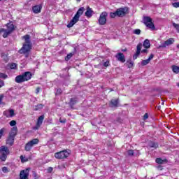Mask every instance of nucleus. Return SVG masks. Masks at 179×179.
I'll return each instance as SVG.
<instances>
[{"instance_id":"nucleus-1","label":"nucleus","mask_w":179,"mask_h":179,"mask_svg":"<svg viewBox=\"0 0 179 179\" xmlns=\"http://www.w3.org/2000/svg\"><path fill=\"white\" fill-rule=\"evenodd\" d=\"M83 12H85V8L81 7L78 9L73 19L70 21V22L67 24V27L71 29V27H73L74 24H76L78 22H79V17L83 15Z\"/></svg>"},{"instance_id":"nucleus-2","label":"nucleus","mask_w":179,"mask_h":179,"mask_svg":"<svg viewBox=\"0 0 179 179\" xmlns=\"http://www.w3.org/2000/svg\"><path fill=\"white\" fill-rule=\"evenodd\" d=\"M9 148L5 145L0 147V159L1 162L6 161V159H8V155H9Z\"/></svg>"},{"instance_id":"nucleus-3","label":"nucleus","mask_w":179,"mask_h":179,"mask_svg":"<svg viewBox=\"0 0 179 179\" xmlns=\"http://www.w3.org/2000/svg\"><path fill=\"white\" fill-rule=\"evenodd\" d=\"M143 23L146 27H148V29H150V30H155L156 29L155 24H153V20H152L150 17H143Z\"/></svg>"},{"instance_id":"nucleus-4","label":"nucleus","mask_w":179,"mask_h":179,"mask_svg":"<svg viewBox=\"0 0 179 179\" xmlns=\"http://www.w3.org/2000/svg\"><path fill=\"white\" fill-rule=\"evenodd\" d=\"M38 142H40L38 138H34V139L31 140L29 142H28L25 145L26 152H30L31 150V148H33V146H34L35 145H38Z\"/></svg>"},{"instance_id":"nucleus-5","label":"nucleus","mask_w":179,"mask_h":179,"mask_svg":"<svg viewBox=\"0 0 179 179\" xmlns=\"http://www.w3.org/2000/svg\"><path fill=\"white\" fill-rule=\"evenodd\" d=\"M68 156H69V152H68L66 150L55 153V157L56 159H59V160H61L62 159H66Z\"/></svg>"},{"instance_id":"nucleus-6","label":"nucleus","mask_w":179,"mask_h":179,"mask_svg":"<svg viewBox=\"0 0 179 179\" xmlns=\"http://www.w3.org/2000/svg\"><path fill=\"white\" fill-rule=\"evenodd\" d=\"M107 16H108L107 12H102L101 13L100 17L98 20V22L101 26H104V24L107 23Z\"/></svg>"},{"instance_id":"nucleus-7","label":"nucleus","mask_w":179,"mask_h":179,"mask_svg":"<svg viewBox=\"0 0 179 179\" xmlns=\"http://www.w3.org/2000/svg\"><path fill=\"white\" fill-rule=\"evenodd\" d=\"M128 13V8H120L116 10V14L119 17H124Z\"/></svg>"},{"instance_id":"nucleus-8","label":"nucleus","mask_w":179,"mask_h":179,"mask_svg":"<svg viewBox=\"0 0 179 179\" xmlns=\"http://www.w3.org/2000/svg\"><path fill=\"white\" fill-rule=\"evenodd\" d=\"M31 50V45L24 43L22 48L19 50L20 54H27Z\"/></svg>"},{"instance_id":"nucleus-9","label":"nucleus","mask_w":179,"mask_h":179,"mask_svg":"<svg viewBox=\"0 0 179 179\" xmlns=\"http://www.w3.org/2000/svg\"><path fill=\"white\" fill-rule=\"evenodd\" d=\"M174 43V38H170L167 39L164 43H161L159 45V48H166V47H168V45H171V44Z\"/></svg>"},{"instance_id":"nucleus-10","label":"nucleus","mask_w":179,"mask_h":179,"mask_svg":"<svg viewBox=\"0 0 179 179\" xmlns=\"http://www.w3.org/2000/svg\"><path fill=\"white\" fill-rule=\"evenodd\" d=\"M20 179H29V170H22L20 173Z\"/></svg>"},{"instance_id":"nucleus-11","label":"nucleus","mask_w":179,"mask_h":179,"mask_svg":"<svg viewBox=\"0 0 179 179\" xmlns=\"http://www.w3.org/2000/svg\"><path fill=\"white\" fill-rule=\"evenodd\" d=\"M43 121H44V115H42L38 118L36 125L35 127H34V129H38V128L41 127Z\"/></svg>"},{"instance_id":"nucleus-12","label":"nucleus","mask_w":179,"mask_h":179,"mask_svg":"<svg viewBox=\"0 0 179 179\" xmlns=\"http://www.w3.org/2000/svg\"><path fill=\"white\" fill-rule=\"evenodd\" d=\"M3 115H5V117H6L7 118L15 117V110H13V109L5 110L3 112Z\"/></svg>"},{"instance_id":"nucleus-13","label":"nucleus","mask_w":179,"mask_h":179,"mask_svg":"<svg viewBox=\"0 0 179 179\" xmlns=\"http://www.w3.org/2000/svg\"><path fill=\"white\" fill-rule=\"evenodd\" d=\"M142 50V43H138L137 45V50L134 55L133 56L134 59H136L138 57L141 55V50Z\"/></svg>"},{"instance_id":"nucleus-14","label":"nucleus","mask_w":179,"mask_h":179,"mask_svg":"<svg viewBox=\"0 0 179 179\" xmlns=\"http://www.w3.org/2000/svg\"><path fill=\"white\" fill-rule=\"evenodd\" d=\"M22 75V76L24 78V80L25 82L30 80L31 79V76H33V75L31 74V73L30 71H26V72L23 73Z\"/></svg>"},{"instance_id":"nucleus-15","label":"nucleus","mask_w":179,"mask_h":179,"mask_svg":"<svg viewBox=\"0 0 179 179\" xmlns=\"http://www.w3.org/2000/svg\"><path fill=\"white\" fill-rule=\"evenodd\" d=\"M115 58H117V61H120V62H125V55H124V53L118 52L115 55Z\"/></svg>"},{"instance_id":"nucleus-16","label":"nucleus","mask_w":179,"mask_h":179,"mask_svg":"<svg viewBox=\"0 0 179 179\" xmlns=\"http://www.w3.org/2000/svg\"><path fill=\"white\" fill-rule=\"evenodd\" d=\"M154 57H155V55L151 54L147 59L143 60L141 62V65H143V66H145V65H148V64H149L150 62V61H152V59H153Z\"/></svg>"},{"instance_id":"nucleus-17","label":"nucleus","mask_w":179,"mask_h":179,"mask_svg":"<svg viewBox=\"0 0 179 179\" xmlns=\"http://www.w3.org/2000/svg\"><path fill=\"white\" fill-rule=\"evenodd\" d=\"M110 107H118L120 104V99H111L110 101Z\"/></svg>"},{"instance_id":"nucleus-18","label":"nucleus","mask_w":179,"mask_h":179,"mask_svg":"<svg viewBox=\"0 0 179 179\" xmlns=\"http://www.w3.org/2000/svg\"><path fill=\"white\" fill-rule=\"evenodd\" d=\"M15 82H16V83H23V82H25L22 74L16 76L15 78Z\"/></svg>"},{"instance_id":"nucleus-19","label":"nucleus","mask_w":179,"mask_h":179,"mask_svg":"<svg viewBox=\"0 0 179 179\" xmlns=\"http://www.w3.org/2000/svg\"><path fill=\"white\" fill-rule=\"evenodd\" d=\"M22 40H24V44L31 45V41L30 40V35H24L22 36Z\"/></svg>"},{"instance_id":"nucleus-20","label":"nucleus","mask_w":179,"mask_h":179,"mask_svg":"<svg viewBox=\"0 0 179 179\" xmlns=\"http://www.w3.org/2000/svg\"><path fill=\"white\" fill-rule=\"evenodd\" d=\"M43 6L41 5L35 6L33 7V12L34 13H40L41 12Z\"/></svg>"},{"instance_id":"nucleus-21","label":"nucleus","mask_w":179,"mask_h":179,"mask_svg":"<svg viewBox=\"0 0 179 179\" xmlns=\"http://www.w3.org/2000/svg\"><path fill=\"white\" fill-rule=\"evenodd\" d=\"M7 26V31H9L10 34L15 30V25L12 24V22L8 23Z\"/></svg>"},{"instance_id":"nucleus-22","label":"nucleus","mask_w":179,"mask_h":179,"mask_svg":"<svg viewBox=\"0 0 179 179\" xmlns=\"http://www.w3.org/2000/svg\"><path fill=\"white\" fill-rule=\"evenodd\" d=\"M0 33H3V38H6V37H8V36L9 34H10L9 31H8L7 29H5L3 28L0 29Z\"/></svg>"},{"instance_id":"nucleus-23","label":"nucleus","mask_w":179,"mask_h":179,"mask_svg":"<svg viewBox=\"0 0 179 179\" xmlns=\"http://www.w3.org/2000/svg\"><path fill=\"white\" fill-rule=\"evenodd\" d=\"M85 16H87V17H92V16H93V10H92V8H90V7L87 8Z\"/></svg>"},{"instance_id":"nucleus-24","label":"nucleus","mask_w":179,"mask_h":179,"mask_svg":"<svg viewBox=\"0 0 179 179\" xmlns=\"http://www.w3.org/2000/svg\"><path fill=\"white\" fill-rule=\"evenodd\" d=\"M75 54H76V48H74V51L73 52L67 55V56L65 57V61H69Z\"/></svg>"},{"instance_id":"nucleus-25","label":"nucleus","mask_w":179,"mask_h":179,"mask_svg":"<svg viewBox=\"0 0 179 179\" xmlns=\"http://www.w3.org/2000/svg\"><path fill=\"white\" fill-rule=\"evenodd\" d=\"M15 142V137L12 136H9L8 138L7 139V145H9L10 146H12Z\"/></svg>"},{"instance_id":"nucleus-26","label":"nucleus","mask_w":179,"mask_h":179,"mask_svg":"<svg viewBox=\"0 0 179 179\" xmlns=\"http://www.w3.org/2000/svg\"><path fill=\"white\" fill-rule=\"evenodd\" d=\"M15 135H17V127H13L9 136L15 138Z\"/></svg>"},{"instance_id":"nucleus-27","label":"nucleus","mask_w":179,"mask_h":179,"mask_svg":"<svg viewBox=\"0 0 179 179\" xmlns=\"http://www.w3.org/2000/svg\"><path fill=\"white\" fill-rule=\"evenodd\" d=\"M144 48H150V41L149 39H145L143 44Z\"/></svg>"},{"instance_id":"nucleus-28","label":"nucleus","mask_w":179,"mask_h":179,"mask_svg":"<svg viewBox=\"0 0 179 179\" xmlns=\"http://www.w3.org/2000/svg\"><path fill=\"white\" fill-rule=\"evenodd\" d=\"M8 68H10V69H17V64L10 63L8 64Z\"/></svg>"},{"instance_id":"nucleus-29","label":"nucleus","mask_w":179,"mask_h":179,"mask_svg":"<svg viewBox=\"0 0 179 179\" xmlns=\"http://www.w3.org/2000/svg\"><path fill=\"white\" fill-rule=\"evenodd\" d=\"M156 163L158 164H163L165 162H166V159H162V158H157L155 159Z\"/></svg>"},{"instance_id":"nucleus-30","label":"nucleus","mask_w":179,"mask_h":179,"mask_svg":"<svg viewBox=\"0 0 179 179\" xmlns=\"http://www.w3.org/2000/svg\"><path fill=\"white\" fill-rule=\"evenodd\" d=\"M44 107V105L39 103L36 106H35L34 110L35 111H38V110H41Z\"/></svg>"},{"instance_id":"nucleus-31","label":"nucleus","mask_w":179,"mask_h":179,"mask_svg":"<svg viewBox=\"0 0 179 179\" xmlns=\"http://www.w3.org/2000/svg\"><path fill=\"white\" fill-rule=\"evenodd\" d=\"M172 70L174 73H179V66H172Z\"/></svg>"},{"instance_id":"nucleus-32","label":"nucleus","mask_w":179,"mask_h":179,"mask_svg":"<svg viewBox=\"0 0 179 179\" xmlns=\"http://www.w3.org/2000/svg\"><path fill=\"white\" fill-rule=\"evenodd\" d=\"M1 58L3 60L5 61V62H8V61H9V59L8 58V55H6L5 53L1 54Z\"/></svg>"},{"instance_id":"nucleus-33","label":"nucleus","mask_w":179,"mask_h":179,"mask_svg":"<svg viewBox=\"0 0 179 179\" xmlns=\"http://www.w3.org/2000/svg\"><path fill=\"white\" fill-rule=\"evenodd\" d=\"M69 104H70V106H71V107H72L73 106H75V104H76V99L71 98V99H70Z\"/></svg>"},{"instance_id":"nucleus-34","label":"nucleus","mask_w":179,"mask_h":179,"mask_svg":"<svg viewBox=\"0 0 179 179\" xmlns=\"http://www.w3.org/2000/svg\"><path fill=\"white\" fill-rule=\"evenodd\" d=\"M60 94H62V90L59 88L56 91L55 96H60Z\"/></svg>"},{"instance_id":"nucleus-35","label":"nucleus","mask_w":179,"mask_h":179,"mask_svg":"<svg viewBox=\"0 0 179 179\" xmlns=\"http://www.w3.org/2000/svg\"><path fill=\"white\" fill-rule=\"evenodd\" d=\"M128 156H134L135 152L133 150H129L127 151Z\"/></svg>"},{"instance_id":"nucleus-36","label":"nucleus","mask_w":179,"mask_h":179,"mask_svg":"<svg viewBox=\"0 0 179 179\" xmlns=\"http://www.w3.org/2000/svg\"><path fill=\"white\" fill-rule=\"evenodd\" d=\"M6 131V129L3 127L2 129H0V139L2 138V136L3 135V133Z\"/></svg>"},{"instance_id":"nucleus-37","label":"nucleus","mask_w":179,"mask_h":179,"mask_svg":"<svg viewBox=\"0 0 179 179\" xmlns=\"http://www.w3.org/2000/svg\"><path fill=\"white\" fill-rule=\"evenodd\" d=\"M127 66H128V68H132V66H134V62H127L126 63Z\"/></svg>"},{"instance_id":"nucleus-38","label":"nucleus","mask_w":179,"mask_h":179,"mask_svg":"<svg viewBox=\"0 0 179 179\" xmlns=\"http://www.w3.org/2000/svg\"><path fill=\"white\" fill-rule=\"evenodd\" d=\"M110 16L112 19H114V17H115V16H117V12L115 11V13H110Z\"/></svg>"},{"instance_id":"nucleus-39","label":"nucleus","mask_w":179,"mask_h":179,"mask_svg":"<svg viewBox=\"0 0 179 179\" xmlns=\"http://www.w3.org/2000/svg\"><path fill=\"white\" fill-rule=\"evenodd\" d=\"M173 27H175V29H176V30L179 32V24H176V23H173Z\"/></svg>"},{"instance_id":"nucleus-40","label":"nucleus","mask_w":179,"mask_h":179,"mask_svg":"<svg viewBox=\"0 0 179 179\" xmlns=\"http://www.w3.org/2000/svg\"><path fill=\"white\" fill-rule=\"evenodd\" d=\"M0 78H2L3 79H6V78H8V75L5 73H0Z\"/></svg>"},{"instance_id":"nucleus-41","label":"nucleus","mask_w":179,"mask_h":179,"mask_svg":"<svg viewBox=\"0 0 179 179\" xmlns=\"http://www.w3.org/2000/svg\"><path fill=\"white\" fill-rule=\"evenodd\" d=\"M134 34H138V35H139V34H141V29H135V30L134 31Z\"/></svg>"},{"instance_id":"nucleus-42","label":"nucleus","mask_w":179,"mask_h":179,"mask_svg":"<svg viewBox=\"0 0 179 179\" xmlns=\"http://www.w3.org/2000/svg\"><path fill=\"white\" fill-rule=\"evenodd\" d=\"M109 65H110V61L108 60H107L103 63V66H105V68H107V66H108Z\"/></svg>"},{"instance_id":"nucleus-43","label":"nucleus","mask_w":179,"mask_h":179,"mask_svg":"<svg viewBox=\"0 0 179 179\" xmlns=\"http://www.w3.org/2000/svg\"><path fill=\"white\" fill-rule=\"evenodd\" d=\"M20 159H21L22 163H24V162H27V159H24V158L23 157V155H21V156L20 157Z\"/></svg>"},{"instance_id":"nucleus-44","label":"nucleus","mask_w":179,"mask_h":179,"mask_svg":"<svg viewBox=\"0 0 179 179\" xmlns=\"http://www.w3.org/2000/svg\"><path fill=\"white\" fill-rule=\"evenodd\" d=\"M10 127H15V125H16V122L15 120H11L10 122Z\"/></svg>"},{"instance_id":"nucleus-45","label":"nucleus","mask_w":179,"mask_h":179,"mask_svg":"<svg viewBox=\"0 0 179 179\" xmlns=\"http://www.w3.org/2000/svg\"><path fill=\"white\" fill-rule=\"evenodd\" d=\"M172 5L173 8H179V2L173 3Z\"/></svg>"},{"instance_id":"nucleus-46","label":"nucleus","mask_w":179,"mask_h":179,"mask_svg":"<svg viewBox=\"0 0 179 179\" xmlns=\"http://www.w3.org/2000/svg\"><path fill=\"white\" fill-rule=\"evenodd\" d=\"M3 173H8L9 171H8V168L6 166H4L2 168Z\"/></svg>"},{"instance_id":"nucleus-47","label":"nucleus","mask_w":179,"mask_h":179,"mask_svg":"<svg viewBox=\"0 0 179 179\" xmlns=\"http://www.w3.org/2000/svg\"><path fill=\"white\" fill-rule=\"evenodd\" d=\"M149 118V115L148 114V113H145V115H144V116H143V120H144V121L145 120H148Z\"/></svg>"},{"instance_id":"nucleus-48","label":"nucleus","mask_w":179,"mask_h":179,"mask_svg":"<svg viewBox=\"0 0 179 179\" xmlns=\"http://www.w3.org/2000/svg\"><path fill=\"white\" fill-rule=\"evenodd\" d=\"M59 122H61L62 124H65L66 122V119H63L62 120L61 118L59 119Z\"/></svg>"},{"instance_id":"nucleus-49","label":"nucleus","mask_w":179,"mask_h":179,"mask_svg":"<svg viewBox=\"0 0 179 179\" xmlns=\"http://www.w3.org/2000/svg\"><path fill=\"white\" fill-rule=\"evenodd\" d=\"M41 90V88L40 87H38L36 90V94H38V93H40V90Z\"/></svg>"},{"instance_id":"nucleus-50","label":"nucleus","mask_w":179,"mask_h":179,"mask_svg":"<svg viewBox=\"0 0 179 179\" xmlns=\"http://www.w3.org/2000/svg\"><path fill=\"white\" fill-rule=\"evenodd\" d=\"M141 154L139 153V150L134 151V156H139Z\"/></svg>"},{"instance_id":"nucleus-51","label":"nucleus","mask_w":179,"mask_h":179,"mask_svg":"<svg viewBox=\"0 0 179 179\" xmlns=\"http://www.w3.org/2000/svg\"><path fill=\"white\" fill-rule=\"evenodd\" d=\"M5 83H3V80H0V88L2 87V86H4Z\"/></svg>"},{"instance_id":"nucleus-52","label":"nucleus","mask_w":179,"mask_h":179,"mask_svg":"<svg viewBox=\"0 0 179 179\" xmlns=\"http://www.w3.org/2000/svg\"><path fill=\"white\" fill-rule=\"evenodd\" d=\"M148 50L147 49H144L143 50H141V52L143 54V53H145V54H148Z\"/></svg>"},{"instance_id":"nucleus-53","label":"nucleus","mask_w":179,"mask_h":179,"mask_svg":"<svg viewBox=\"0 0 179 179\" xmlns=\"http://www.w3.org/2000/svg\"><path fill=\"white\" fill-rule=\"evenodd\" d=\"M151 148H157V144H156L155 143H152V145H151Z\"/></svg>"},{"instance_id":"nucleus-54","label":"nucleus","mask_w":179,"mask_h":179,"mask_svg":"<svg viewBox=\"0 0 179 179\" xmlns=\"http://www.w3.org/2000/svg\"><path fill=\"white\" fill-rule=\"evenodd\" d=\"M48 173H52V167H49L48 169Z\"/></svg>"},{"instance_id":"nucleus-55","label":"nucleus","mask_w":179,"mask_h":179,"mask_svg":"<svg viewBox=\"0 0 179 179\" xmlns=\"http://www.w3.org/2000/svg\"><path fill=\"white\" fill-rule=\"evenodd\" d=\"M2 99H3V95H0V104L2 103Z\"/></svg>"},{"instance_id":"nucleus-56","label":"nucleus","mask_w":179,"mask_h":179,"mask_svg":"<svg viewBox=\"0 0 179 179\" xmlns=\"http://www.w3.org/2000/svg\"><path fill=\"white\" fill-rule=\"evenodd\" d=\"M117 122H122V120L121 118H117Z\"/></svg>"},{"instance_id":"nucleus-57","label":"nucleus","mask_w":179,"mask_h":179,"mask_svg":"<svg viewBox=\"0 0 179 179\" xmlns=\"http://www.w3.org/2000/svg\"><path fill=\"white\" fill-rule=\"evenodd\" d=\"M162 106H164V101L162 102Z\"/></svg>"},{"instance_id":"nucleus-58","label":"nucleus","mask_w":179,"mask_h":179,"mask_svg":"<svg viewBox=\"0 0 179 179\" xmlns=\"http://www.w3.org/2000/svg\"><path fill=\"white\" fill-rule=\"evenodd\" d=\"M77 2H80L82 0H76Z\"/></svg>"},{"instance_id":"nucleus-59","label":"nucleus","mask_w":179,"mask_h":179,"mask_svg":"<svg viewBox=\"0 0 179 179\" xmlns=\"http://www.w3.org/2000/svg\"><path fill=\"white\" fill-rule=\"evenodd\" d=\"M176 47H177V48H179V44H178V45H177V46H176Z\"/></svg>"},{"instance_id":"nucleus-60","label":"nucleus","mask_w":179,"mask_h":179,"mask_svg":"<svg viewBox=\"0 0 179 179\" xmlns=\"http://www.w3.org/2000/svg\"><path fill=\"white\" fill-rule=\"evenodd\" d=\"M158 110H160V106H158Z\"/></svg>"},{"instance_id":"nucleus-61","label":"nucleus","mask_w":179,"mask_h":179,"mask_svg":"<svg viewBox=\"0 0 179 179\" xmlns=\"http://www.w3.org/2000/svg\"><path fill=\"white\" fill-rule=\"evenodd\" d=\"M34 177H36V173L34 174Z\"/></svg>"},{"instance_id":"nucleus-62","label":"nucleus","mask_w":179,"mask_h":179,"mask_svg":"<svg viewBox=\"0 0 179 179\" xmlns=\"http://www.w3.org/2000/svg\"><path fill=\"white\" fill-rule=\"evenodd\" d=\"M174 1H178V0H174Z\"/></svg>"}]
</instances>
